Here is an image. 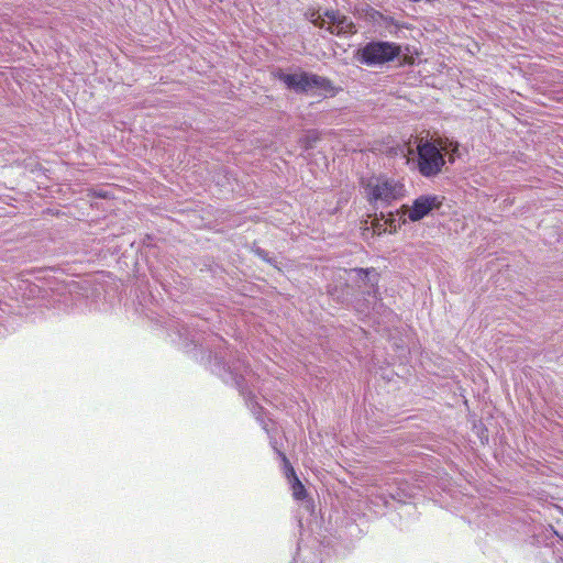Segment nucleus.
<instances>
[{
	"mask_svg": "<svg viewBox=\"0 0 563 563\" xmlns=\"http://www.w3.org/2000/svg\"><path fill=\"white\" fill-rule=\"evenodd\" d=\"M242 367L244 362L240 356L234 355L229 346L223 345L214 352L211 371L220 376L224 384L242 387L244 384Z\"/></svg>",
	"mask_w": 563,
	"mask_h": 563,
	"instance_id": "nucleus-4",
	"label": "nucleus"
},
{
	"mask_svg": "<svg viewBox=\"0 0 563 563\" xmlns=\"http://www.w3.org/2000/svg\"><path fill=\"white\" fill-rule=\"evenodd\" d=\"M327 18L329 19V22L331 23V25H334V23H336V21L339 20V18L341 16L339 13L334 12V11H328L325 13Z\"/></svg>",
	"mask_w": 563,
	"mask_h": 563,
	"instance_id": "nucleus-10",
	"label": "nucleus"
},
{
	"mask_svg": "<svg viewBox=\"0 0 563 563\" xmlns=\"http://www.w3.org/2000/svg\"><path fill=\"white\" fill-rule=\"evenodd\" d=\"M330 33L335 35L353 34L355 32L354 24L344 15H341L334 25L328 27Z\"/></svg>",
	"mask_w": 563,
	"mask_h": 563,
	"instance_id": "nucleus-9",
	"label": "nucleus"
},
{
	"mask_svg": "<svg viewBox=\"0 0 563 563\" xmlns=\"http://www.w3.org/2000/svg\"><path fill=\"white\" fill-rule=\"evenodd\" d=\"M394 222H395V219L393 218V219H390L389 224H390V227L396 228V225H395V224H393Z\"/></svg>",
	"mask_w": 563,
	"mask_h": 563,
	"instance_id": "nucleus-11",
	"label": "nucleus"
},
{
	"mask_svg": "<svg viewBox=\"0 0 563 563\" xmlns=\"http://www.w3.org/2000/svg\"><path fill=\"white\" fill-rule=\"evenodd\" d=\"M401 46L395 42L371 41L357 51V60L366 66H383L398 58Z\"/></svg>",
	"mask_w": 563,
	"mask_h": 563,
	"instance_id": "nucleus-5",
	"label": "nucleus"
},
{
	"mask_svg": "<svg viewBox=\"0 0 563 563\" xmlns=\"http://www.w3.org/2000/svg\"><path fill=\"white\" fill-rule=\"evenodd\" d=\"M354 272L360 282H362L360 287L364 288L363 292L376 301L378 299L377 285L379 282V274L374 268H356Z\"/></svg>",
	"mask_w": 563,
	"mask_h": 563,
	"instance_id": "nucleus-7",
	"label": "nucleus"
},
{
	"mask_svg": "<svg viewBox=\"0 0 563 563\" xmlns=\"http://www.w3.org/2000/svg\"><path fill=\"white\" fill-rule=\"evenodd\" d=\"M275 77L296 93H308L312 90L318 91V95L323 97L334 96L335 93L332 81L316 74L307 71L288 74L278 69L275 73Z\"/></svg>",
	"mask_w": 563,
	"mask_h": 563,
	"instance_id": "nucleus-2",
	"label": "nucleus"
},
{
	"mask_svg": "<svg viewBox=\"0 0 563 563\" xmlns=\"http://www.w3.org/2000/svg\"><path fill=\"white\" fill-rule=\"evenodd\" d=\"M444 197L439 195H421L416 198L412 206L402 205L400 210L402 216L407 214L411 222H418L424 217L432 214L434 210H439L443 205Z\"/></svg>",
	"mask_w": 563,
	"mask_h": 563,
	"instance_id": "nucleus-6",
	"label": "nucleus"
},
{
	"mask_svg": "<svg viewBox=\"0 0 563 563\" xmlns=\"http://www.w3.org/2000/svg\"><path fill=\"white\" fill-rule=\"evenodd\" d=\"M279 455L284 462L285 467L287 468L288 476H291V489L294 498L297 500H303L307 497V490L303 484L297 477L295 470L291 466L287 456L283 452H279Z\"/></svg>",
	"mask_w": 563,
	"mask_h": 563,
	"instance_id": "nucleus-8",
	"label": "nucleus"
},
{
	"mask_svg": "<svg viewBox=\"0 0 563 563\" xmlns=\"http://www.w3.org/2000/svg\"><path fill=\"white\" fill-rule=\"evenodd\" d=\"M365 194L371 205L375 208H384L393 201L405 197V185L386 176L371 177L364 184Z\"/></svg>",
	"mask_w": 563,
	"mask_h": 563,
	"instance_id": "nucleus-3",
	"label": "nucleus"
},
{
	"mask_svg": "<svg viewBox=\"0 0 563 563\" xmlns=\"http://www.w3.org/2000/svg\"><path fill=\"white\" fill-rule=\"evenodd\" d=\"M449 155V162L454 163L459 154V143L449 140H420L417 145L416 167L421 176L433 178L438 176L444 167Z\"/></svg>",
	"mask_w": 563,
	"mask_h": 563,
	"instance_id": "nucleus-1",
	"label": "nucleus"
}]
</instances>
